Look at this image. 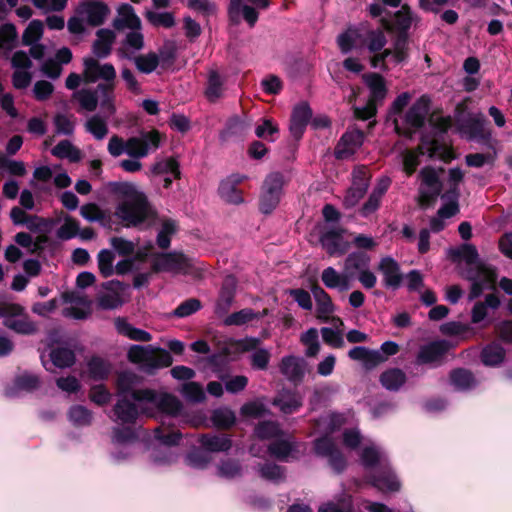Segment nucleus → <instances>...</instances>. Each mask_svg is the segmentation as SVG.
<instances>
[{"mask_svg": "<svg viewBox=\"0 0 512 512\" xmlns=\"http://www.w3.org/2000/svg\"><path fill=\"white\" fill-rule=\"evenodd\" d=\"M140 378L131 371L118 375V400L113 408L112 420L121 424L134 423L140 415L175 417L181 402L168 393L138 389Z\"/></svg>", "mask_w": 512, "mask_h": 512, "instance_id": "1", "label": "nucleus"}, {"mask_svg": "<svg viewBox=\"0 0 512 512\" xmlns=\"http://www.w3.org/2000/svg\"><path fill=\"white\" fill-rule=\"evenodd\" d=\"M116 70L111 63H100L92 57L83 60V77L86 82L94 83L103 80L95 88H83L74 94L80 107L88 112H93L99 107L107 116L116 112L115 88Z\"/></svg>", "mask_w": 512, "mask_h": 512, "instance_id": "2", "label": "nucleus"}, {"mask_svg": "<svg viewBox=\"0 0 512 512\" xmlns=\"http://www.w3.org/2000/svg\"><path fill=\"white\" fill-rule=\"evenodd\" d=\"M117 192L121 200L116 207L115 215L127 226L148 228L156 224V211L143 192L128 183L120 184Z\"/></svg>", "mask_w": 512, "mask_h": 512, "instance_id": "3", "label": "nucleus"}, {"mask_svg": "<svg viewBox=\"0 0 512 512\" xmlns=\"http://www.w3.org/2000/svg\"><path fill=\"white\" fill-rule=\"evenodd\" d=\"M413 20L414 17L411 10L406 6H402L401 10L394 16L393 26L399 31V34L393 42V47L384 49L381 54L375 55L370 59L373 68L386 69L385 60L387 58H390L395 64L407 61L409 57L407 31L411 27Z\"/></svg>", "mask_w": 512, "mask_h": 512, "instance_id": "4", "label": "nucleus"}, {"mask_svg": "<svg viewBox=\"0 0 512 512\" xmlns=\"http://www.w3.org/2000/svg\"><path fill=\"white\" fill-rule=\"evenodd\" d=\"M454 255L473 266L466 275L471 281L470 299L477 298L485 289L494 287L497 279L496 271L491 266L478 263V252L474 246L465 244L457 249Z\"/></svg>", "mask_w": 512, "mask_h": 512, "instance_id": "5", "label": "nucleus"}, {"mask_svg": "<svg viewBox=\"0 0 512 512\" xmlns=\"http://www.w3.org/2000/svg\"><path fill=\"white\" fill-rule=\"evenodd\" d=\"M354 415L350 412L347 413H328L320 417L318 426L324 427L329 432H334L344 427L342 433V443L349 450H356L360 446L364 447L365 442L369 441L363 437L358 427H346L352 424Z\"/></svg>", "mask_w": 512, "mask_h": 512, "instance_id": "6", "label": "nucleus"}, {"mask_svg": "<svg viewBox=\"0 0 512 512\" xmlns=\"http://www.w3.org/2000/svg\"><path fill=\"white\" fill-rule=\"evenodd\" d=\"M127 356L130 362L139 365L140 369L148 374L170 366L173 361L168 351L152 345H132Z\"/></svg>", "mask_w": 512, "mask_h": 512, "instance_id": "7", "label": "nucleus"}, {"mask_svg": "<svg viewBox=\"0 0 512 512\" xmlns=\"http://www.w3.org/2000/svg\"><path fill=\"white\" fill-rule=\"evenodd\" d=\"M284 185L285 178L282 173L271 172L266 176L259 199V209L263 214H270L279 205Z\"/></svg>", "mask_w": 512, "mask_h": 512, "instance_id": "8", "label": "nucleus"}, {"mask_svg": "<svg viewBox=\"0 0 512 512\" xmlns=\"http://www.w3.org/2000/svg\"><path fill=\"white\" fill-rule=\"evenodd\" d=\"M135 433L132 429L116 427L112 432V450L110 460L112 463L120 465L129 462L134 455Z\"/></svg>", "mask_w": 512, "mask_h": 512, "instance_id": "9", "label": "nucleus"}, {"mask_svg": "<svg viewBox=\"0 0 512 512\" xmlns=\"http://www.w3.org/2000/svg\"><path fill=\"white\" fill-rule=\"evenodd\" d=\"M0 317L3 318V324L16 333L28 335L36 332V325L19 304H4L0 308Z\"/></svg>", "mask_w": 512, "mask_h": 512, "instance_id": "10", "label": "nucleus"}, {"mask_svg": "<svg viewBox=\"0 0 512 512\" xmlns=\"http://www.w3.org/2000/svg\"><path fill=\"white\" fill-rule=\"evenodd\" d=\"M180 433L177 431H165L161 427L154 429V439L158 441L160 447L155 449L152 454V461L156 465L171 464L175 461V455L171 451V446H174L180 440Z\"/></svg>", "mask_w": 512, "mask_h": 512, "instance_id": "11", "label": "nucleus"}, {"mask_svg": "<svg viewBox=\"0 0 512 512\" xmlns=\"http://www.w3.org/2000/svg\"><path fill=\"white\" fill-rule=\"evenodd\" d=\"M160 145V134L157 131L141 133L126 141V154L132 158H143L155 151Z\"/></svg>", "mask_w": 512, "mask_h": 512, "instance_id": "12", "label": "nucleus"}, {"mask_svg": "<svg viewBox=\"0 0 512 512\" xmlns=\"http://www.w3.org/2000/svg\"><path fill=\"white\" fill-rule=\"evenodd\" d=\"M191 267V259L178 252L161 253L154 259V268L157 271L186 274Z\"/></svg>", "mask_w": 512, "mask_h": 512, "instance_id": "13", "label": "nucleus"}, {"mask_svg": "<svg viewBox=\"0 0 512 512\" xmlns=\"http://www.w3.org/2000/svg\"><path fill=\"white\" fill-rule=\"evenodd\" d=\"M421 184L419 187V199L423 206H427L437 198L440 193L438 173L431 167H425L420 171Z\"/></svg>", "mask_w": 512, "mask_h": 512, "instance_id": "14", "label": "nucleus"}, {"mask_svg": "<svg viewBox=\"0 0 512 512\" xmlns=\"http://www.w3.org/2000/svg\"><path fill=\"white\" fill-rule=\"evenodd\" d=\"M314 448L317 455L328 458L329 465L337 473L345 469L346 459L330 437L324 436L316 439Z\"/></svg>", "mask_w": 512, "mask_h": 512, "instance_id": "15", "label": "nucleus"}, {"mask_svg": "<svg viewBox=\"0 0 512 512\" xmlns=\"http://www.w3.org/2000/svg\"><path fill=\"white\" fill-rule=\"evenodd\" d=\"M369 479L371 484L381 491L396 492L401 487L400 481L391 468L389 461L385 465L371 471Z\"/></svg>", "mask_w": 512, "mask_h": 512, "instance_id": "16", "label": "nucleus"}, {"mask_svg": "<svg viewBox=\"0 0 512 512\" xmlns=\"http://www.w3.org/2000/svg\"><path fill=\"white\" fill-rule=\"evenodd\" d=\"M429 113V100L425 96L420 97L404 116L405 133L411 134L425 124Z\"/></svg>", "mask_w": 512, "mask_h": 512, "instance_id": "17", "label": "nucleus"}, {"mask_svg": "<svg viewBox=\"0 0 512 512\" xmlns=\"http://www.w3.org/2000/svg\"><path fill=\"white\" fill-rule=\"evenodd\" d=\"M12 67L15 69L13 74V85L17 89L28 87L32 80V75L28 71L31 67L29 56L23 51L14 53L11 59Z\"/></svg>", "mask_w": 512, "mask_h": 512, "instance_id": "18", "label": "nucleus"}, {"mask_svg": "<svg viewBox=\"0 0 512 512\" xmlns=\"http://www.w3.org/2000/svg\"><path fill=\"white\" fill-rule=\"evenodd\" d=\"M247 179L243 174H231L220 182L218 193L221 199L229 204L239 205L244 202L237 185Z\"/></svg>", "mask_w": 512, "mask_h": 512, "instance_id": "19", "label": "nucleus"}, {"mask_svg": "<svg viewBox=\"0 0 512 512\" xmlns=\"http://www.w3.org/2000/svg\"><path fill=\"white\" fill-rule=\"evenodd\" d=\"M359 456L361 464L370 471L385 465L389 461L384 449L372 440L365 442Z\"/></svg>", "mask_w": 512, "mask_h": 512, "instance_id": "20", "label": "nucleus"}, {"mask_svg": "<svg viewBox=\"0 0 512 512\" xmlns=\"http://www.w3.org/2000/svg\"><path fill=\"white\" fill-rule=\"evenodd\" d=\"M144 47V36L141 28L130 29L117 49V55L121 59L131 60Z\"/></svg>", "mask_w": 512, "mask_h": 512, "instance_id": "21", "label": "nucleus"}, {"mask_svg": "<svg viewBox=\"0 0 512 512\" xmlns=\"http://www.w3.org/2000/svg\"><path fill=\"white\" fill-rule=\"evenodd\" d=\"M320 243L331 257L344 255L350 247V243L343 238L339 229L324 232L320 237Z\"/></svg>", "mask_w": 512, "mask_h": 512, "instance_id": "22", "label": "nucleus"}, {"mask_svg": "<svg viewBox=\"0 0 512 512\" xmlns=\"http://www.w3.org/2000/svg\"><path fill=\"white\" fill-rule=\"evenodd\" d=\"M378 270L383 275V283L387 288L398 289L402 283L403 275L398 262L390 257L385 256L378 263Z\"/></svg>", "mask_w": 512, "mask_h": 512, "instance_id": "23", "label": "nucleus"}, {"mask_svg": "<svg viewBox=\"0 0 512 512\" xmlns=\"http://www.w3.org/2000/svg\"><path fill=\"white\" fill-rule=\"evenodd\" d=\"M364 141V134L361 130L350 129L340 139L335 155L338 159H346L352 156Z\"/></svg>", "mask_w": 512, "mask_h": 512, "instance_id": "24", "label": "nucleus"}, {"mask_svg": "<svg viewBox=\"0 0 512 512\" xmlns=\"http://www.w3.org/2000/svg\"><path fill=\"white\" fill-rule=\"evenodd\" d=\"M448 349L449 345L444 340L430 342L420 348L417 362L419 364L436 365L441 362Z\"/></svg>", "mask_w": 512, "mask_h": 512, "instance_id": "25", "label": "nucleus"}, {"mask_svg": "<svg viewBox=\"0 0 512 512\" xmlns=\"http://www.w3.org/2000/svg\"><path fill=\"white\" fill-rule=\"evenodd\" d=\"M108 13V7L104 3L95 0L83 3L78 9L79 16L93 26L101 25Z\"/></svg>", "mask_w": 512, "mask_h": 512, "instance_id": "26", "label": "nucleus"}, {"mask_svg": "<svg viewBox=\"0 0 512 512\" xmlns=\"http://www.w3.org/2000/svg\"><path fill=\"white\" fill-rule=\"evenodd\" d=\"M43 34V23L40 20H32L22 35L25 45L31 46L30 52L33 58L41 59L44 55L43 47L36 45Z\"/></svg>", "mask_w": 512, "mask_h": 512, "instance_id": "27", "label": "nucleus"}, {"mask_svg": "<svg viewBox=\"0 0 512 512\" xmlns=\"http://www.w3.org/2000/svg\"><path fill=\"white\" fill-rule=\"evenodd\" d=\"M311 294L316 303L317 318L323 322H327L335 311L331 297L319 285H313L311 287Z\"/></svg>", "mask_w": 512, "mask_h": 512, "instance_id": "28", "label": "nucleus"}, {"mask_svg": "<svg viewBox=\"0 0 512 512\" xmlns=\"http://www.w3.org/2000/svg\"><path fill=\"white\" fill-rule=\"evenodd\" d=\"M311 116L312 112L307 103L295 106L290 122V132L294 138L299 139L302 136Z\"/></svg>", "mask_w": 512, "mask_h": 512, "instance_id": "29", "label": "nucleus"}, {"mask_svg": "<svg viewBox=\"0 0 512 512\" xmlns=\"http://www.w3.org/2000/svg\"><path fill=\"white\" fill-rule=\"evenodd\" d=\"M236 286L237 281L234 276L229 275L224 279L220 295L215 307V311L217 314H225L231 307L234 301Z\"/></svg>", "mask_w": 512, "mask_h": 512, "instance_id": "30", "label": "nucleus"}, {"mask_svg": "<svg viewBox=\"0 0 512 512\" xmlns=\"http://www.w3.org/2000/svg\"><path fill=\"white\" fill-rule=\"evenodd\" d=\"M216 476L224 480H236L243 475V466L236 458L223 457L215 467Z\"/></svg>", "mask_w": 512, "mask_h": 512, "instance_id": "31", "label": "nucleus"}, {"mask_svg": "<svg viewBox=\"0 0 512 512\" xmlns=\"http://www.w3.org/2000/svg\"><path fill=\"white\" fill-rule=\"evenodd\" d=\"M371 257L364 251H354L348 254L344 261V272L349 278H354L358 273L370 266Z\"/></svg>", "mask_w": 512, "mask_h": 512, "instance_id": "32", "label": "nucleus"}, {"mask_svg": "<svg viewBox=\"0 0 512 512\" xmlns=\"http://www.w3.org/2000/svg\"><path fill=\"white\" fill-rule=\"evenodd\" d=\"M252 126V120L247 116L241 118L238 116L231 117L220 133V139L226 141L231 137L244 136Z\"/></svg>", "mask_w": 512, "mask_h": 512, "instance_id": "33", "label": "nucleus"}, {"mask_svg": "<svg viewBox=\"0 0 512 512\" xmlns=\"http://www.w3.org/2000/svg\"><path fill=\"white\" fill-rule=\"evenodd\" d=\"M113 24L117 30L141 28V21L135 14L133 7L129 4L119 6L117 17L114 19Z\"/></svg>", "mask_w": 512, "mask_h": 512, "instance_id": "34", "label": "nucleus"}, {"mask_svg": "<svg viewBox=\"0 0 512 512\" xmlns=\"http://www.w3.org/2000/svg\"><path fill=\"white\" fill-rule=\"evenodd\" d=\"M321 280L329 289L347 291L350 289V278L347 273H339L333 267H327L322 271Z\"/></svg>", "mask_w": 512, "mask_h": 512, "instance_id": "35", "label": "nucleus"}, {"mask_svg": "<svg viewBox=\"0 0 512 512\" xmlns=\"http://www.w3.org/2000/svg\"><path fill=\"white\" fill-rule=\"evenodd\" d=\"M201 447L208 453L227 452L232 447V440L225 434H207L202 435L199 440Z\"/></svg>", "mask_w": 512, "mask_h": 512, "instance_id": "36", "label": "nucleus"}, {"mask_svg": "<svg viewBox=\"0 0 512 512\" xmlns=\"http://www.w3.org/2000/svg\"><path fill=\"white\" fill-rule=\"evenodd\" d=\"M304 360L295 356H286L281 360L280 371L290 381L298 382L304 376Z\"/></svg>", "mask_w": 512, "mask_h": 512, "instance_id": "37", "label": "nucleus"}, {"mask_svg": "<svg viewBox=\"0 0 512 512\" xmlns=\"http://www.w3.org/2000/svg\"><path fill=\"white\" fill-rule=\"evenodd\" d=\"M117 332L131 340L138 342H149L152 340V335L143 330L134 327L125 318L118 317L114 321Z\"/></svg>", "mask_w": 512, "mask_h": 512, "instance_id": "38", "label": "nucleus"}, {"mask_svg": "<svg viewBox=\"0 0 512 512\" xmlns=\"http://www.w3.org/2000/svg\"><path fill=\"white\" fill-rule=\"evenodd\" d=\"M276 439L268 447L270 455L281 461H288L295 451V444L292 438L283 434Z\"/></svg>", "mask_w": 512, "mask_h": 512, "instance_id": "39", "label": "nucleus"}, {"mask_svg": "<svg viewBox=\"0 0 512 512\" xmlns=\"http://www.w3.org/2000/svg\"><path fill=\"white\" fill-rule=\"evenodd\" d=\"M274 405L285 413L290 414L297 411L302 406V397L293 391L283 390L274 399Z\"/></svg>", "mask_w": 512, "mask_h": 512, "instance_id": "40", "label": "nucleus"}, {"mask_svg": "<svg viewBox=\"0 0 512 512\" xmlns=\"http://www.w3.org/2000/svg\"><path fill=\"white\" fill-rule=\"evenodd\" d=\"M115 40V34L109 29H100L97 31V38L93 43V53L98 58H106L111 53L112 44Z\"/></svg>", "mask_w": 512, "mask_h": 512, "instance_id": "41", "label": "nucleus"}, {"mask_svg": "<svg viewBox=\"0 0 512 512\" xmlns=\"http://www.w3.org/2000/svg\"><path fill=\"white\" fill-rule=\"evenodd\" d=\"M365 84L370 90V101L374 103L381 102L387 94V88L384 78L376 73H369L363 76Z\"/></svg>", "mask_w": 512, "mask_h": 512, "instance_id": "42", "label": "nucleus"}, {"mask_svg": "<svg viewBox=\"0 0 512 512\" xmlns=\"http://www.w3.org/2000/svg\"><path fill=\"white\" fill-rule=\"evenodd\" d=\"M240 12H242L243 18L251 27L255 25L258 20V13L255 8L242 5L241 0H231L229 6L230 19L238 22Z\"/></svg>", "mask_w": 512, "mask_h": 512, "instance_id": "43", "label": "nucleus"}, {"mask_svg": "<svg viewBox=\"0 0 512 512\" xmlns=\"http://www.w3.org/2000/svg\"><path fill=\"white\" fill-rule=\"evenodd\" d=\"M451 385L458 391H469L477 386L473 374L465 369L453 370L450 374Z\"/></svg>", "mask_w": 512, "mask_h": 512, "instance_id": "44", "label": "nucleus"}, {"mask_svg": "<svg viewBox=\"0 0 512 512\" xmlns=\"http://www.w3.org/2000/svg\"><path fill=\"white\" fill-rule=\"evenodd\" d=\"M18 40L16 28L11 23L3 24L0 28V54L8 56L15 48Z\"/></svg>", "mask_w": 512, "mask_h": 512, "instance_id": "45", "label": "nucleus"}, {"mask_svg": "<svg viewBox=\"0 0 512 512\" xmlns=\"http://www.w3.org/2000/svg\"><path fill=\"white\" fill-rule=\"evenodd\" d=\"M505 350L498 343H492L483 348L481 360L485 366H499L505 359Z\"/></svg>", "mask_w": 512, "mask_h": 512, "instance_id": "46", "label": "nucleus"}, {"mask_svg": "<svg viewBox=\"0 0 512 512\" xmlns=\"http://www.w3.org/2000/svg\"><path fill=\"white\" fill-rule=\"evenodd\" d=\"M406 381L405 373L397 368L389 369L380 376V382L384 388L390 391L399 390Z\"/></svg>", "mask_w": 512, "mask_h": 512, "instance_id": "47", "label": "nucleus"}, {"mask_svg": "<svg viewBox=\"0 0 512 512\" xmlns=\"http://www.w3.org/2000/svg\"><path fill=\"white\" fill-rule=\"evenodd\" d=\"M84 127L86 132L90 133L96 140H103L108 134L107 120L101 115H93L89 117Z\"/></svg>", "mask_w": 512, "mask_h": 512, "instance_id": "48", "label": "nucleus"}, {"mask_svg": "<svg viewBox=\"0 0 512 512\" xmlns=\"http://www.w3.org/2000/svg\"><path fill=\"white\" fill-rule=\"evenodd\" d=\"M68 420L76 427L89 426L93 420L92 412L82 405H73L69 408Z\"/></svg>", "mask_w": 512, "mask_h": 512, "instance_id": "49", "label": "nucleus"}, {"mask_svg": "<svg viewBox=\"0 0 512 512\" xmlns=\"http://www.w3.org/2000/svg\"><path fill=\"white\" fill-rule=\"evenodd\" d=\"M136 69L143 74L153 73L160 63V57L155 52L136 55L131 59Z\"/></svg>", "mask_w": 512, "mask_h": 512, "instance_id": "50", "label": "nucleus"}, {"mask_svg": "<svg viewBox=\"0 0 512 512\" xmlns=\"http://www.w3.org/2000/svg\"><path fill=\"white\" fill-rule=\"evenodd\" d=\"M51 153L61 159H68L70 162H79L82 158L81 151L76 148L69 140L60 141L52 150Z\"/></svg>", "mask_w": 512, "mask_h": 512, "instance_id": "51", "label": "nucleus"}, {"mask_svg": "<svg viewBox=\"0 0 512 512\" xmlns=\"http://www.w3.org/2000/svg\"><path fill=\"white\" fill-rule=\"evenodd\" d=\"M458 198L459 192L456 190V188L448 189V191L442 195V199L445 203L438 210V215L440 218H450L458 212Z\"/></svg>", "mask_w": 512, "mask_h": 512, "instance_id": "52", "label": "nucleus"}, {"mask_svg": "<svg viewBox=\"0 0 512 512\" xmlns=\"http://www.w3.org/2000/svg\"><path fill=\"white\" fill-rule=\"evenodd\" d=\"M360 33L355 28H349L337 37V44L343 54H348L353 49L357 48V43L360 39Z\"/></svg>", "mask_w": 512, "mask_h": 512, "instance_id": "53", "label": "nucleus"}, {"mask_svg": "<svg viewBox=\"0 0 512 512\" xmlns=\"http://www.w3.org/2000/svg\"><path fill=\"white\" fill-rule=\"evenodd\" d=\"M50 360L55 367L67 368L75 363V354L68 348H56L49 354Z\"/></svg>", "mask_w": 512, "mask_h": 512, "instance_id": "54", "label": "nucleus"}, {"mask_svg": "<svg viewBox=\"0 0 512 512\" xmlns=\"http://www.w3.org/2000/svg\"><path fill=\"white\" fill-rule=\"evenodd\" d=\"M185 461L194 469H205L211 463L212 456L204 448H197L187 454Z\"/></svg>", "mask_w": 512, "mask_h": 512, "instance_id": "55", "label": "nucleus"}, {"mask_svg": "<svg viewBox=\"0 0 512 512\" xmlns=\"http://www.w3.org/2000/svg\"><path fill=\"white\" fill-rule=\"evenodd\" d=\"M110 370V364L100 357H93L88 362V373L94 380H102L106 378L109 375Z\"/></svg>", "mask_w": 512, "mask_h": 512, "instance_id": "56", "label": "nucleus"}, {"mask_svg": "<svg viewBox=\"0 0 512 512\" xmlns=\"http://www.w3.org/2000/svg\"><path fill=\"white\" fill-rule=\"evenodd\" d=\"M53 122L57 134L70 136L74 133L76 118L73 115L58 113Z\"/></svg>", "mask_w": 512, "mask_h": 512, "instance_id": "57", "label": "nucleus"}, {"mask_svg": "<svg viewBox=\"0 0 512 512\" xmlns=\"http://www.w3.org/2000/svg\"><path fill=\"white\" fill-rule=\"evenodd\" d=\"M223 93V81L217 71L211 70L208 76V82L206 87V97L210 101H216L222 96Z\"/></svg>", "mask_w": 512, "mask_h": 512, "instance_id": "58", "label": "nucleus"}, {"mask_svg": "<svg viewBox=\"0 0 512 512\" xmlns=\"http://www.w3.org/2000/svg\"><path fill=\"white\" fill-rule=\"evenodd\" d=\"M301 342L306 346V356L314 357L320 352L319 335L316 328H310L304 332L301 335Z\"/></svg>", "mask_w": 512, "mask_h": 512, "instance_id": "59", "label": "nucleus"}, {"mask_svg": "<svg viewBox=\"0 0 512 512\" xmlns=\"http://www.w3.org/2000/svg\"><path fill=\"white\" fill-rule=\"evenodd\" d=\"M177 231V224L172 219H163L161 229L157 235V244L160 248L166 249L170 246V237Z\"/></svg>", "mask_w": 512, "mask_h": 512, "instance_id": "60", "label": "nucleus"}, {"mask_svg": "<svg viewBox=\"0 0 512 512\" xmlns=\"http://www.w3.org/2000/svg\"><path fill=\"white\" fill-rule=\"evenodd\" d=\"M180 391L183 397L190 402L200 403L206 398L202 385L197 382L184 383Z\"/></svg>", "mask_w": 512, "mask_h": 512, "instance_id": "61", "label": "nucleus"}, {"mask_svg": "<svg viewBox=\"0 0 512 512\" xmlns=\"http://www.w3.org/2000/svg\"><path fill=\"white\" fill-rule=\"evenodd\" d=\"M255 434L259 439L265 440L281 437L283 431L276 422L263 421L255 428Z\"/></svg>", "mask_w": 512, "mask_h": 512, "instance_id": "62", "label": "nucleus"}, {"mask_svg": "<svg viewBox=\"0 0 512 512\" xmlns=\"http://www.w3.org/2000/svg\"><path fill=\"white\" fill-rule=\"evenodd\" d=\"M365 44L367 46V49L369 50V52L371 53H375L371 59L375 56V55H378L379 51H381L386 43H387V40H386V37L384 35V33L381 31V30H372V31H369L366 35V38H365Z\"/></svg>", "mask_w": 512, "mask_h": 512, "instance_id": "63", "label": "nucleus"}, {"mask_svg": "<svg viewBox=\"0 0 512 512\" xmlns=\"http://www.w3.org/2000/svg\"><path fill=\"white\" fill-rule=\"evenodd\" d=\"M470 128L474 139L487 140L491 138V132L486 127V120L482 114L470 118Z\"/></svg>", "mask_w": 512, "mask_h": 512, "instance_id": "64", "label": "nucleus"}]
</instances>
